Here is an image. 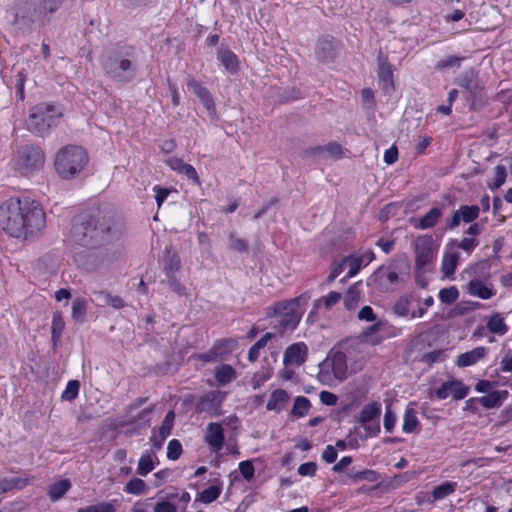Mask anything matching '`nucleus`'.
<instances>
[{"label": "nucleus", "mask_w": 512, "mask_h": 512, "mask_svg": "<svg viewBox=\"0 0 512 512\" xmlns=\"http://www.w3.org/2000/svg\"><path fill=\"white\" fill-rule=\"evenodd\" d=\"M165 163L170 167V169L180 174L182 172V169L186 165V163L181 158L175 156L166 159Z\"/></svg>", "instance_id": "obj_62"}, {"label": "nucleus", "mask_w": 512, "mask_h": 512, "mask_svg": "<svg viewBox=\"0 0 512 512\" xmlns=\"http://www.w3.org/2000/svg\"><path fill=\"white\" fill-rule=\"evenodd\" d=\"M175 420V413L173 410H170L164 417L162 424L159 428V435L162 436V439H167L171 434L173 429Z\"/></svg>", "instance_id": "obj_47"}, {"label": "nucleus", "mask_w": 512, "mask_h": 512, "mask_svg": "<svg viewBox=\"0 0 512 512\" xmlns=\"http://www.w3.org/2000/svg\"><path fill=\"white\" fill-rule=\"evenodd\" d=\"M307 354V345L304 342H296L286 348L283 362L286 366L299 367L305 363Z\"/></svg>", "instance_id": "obj_17"}, {"label": "nucleus", "mask_w": 512, "mask_h": 512, "mask_svg": "<svg viewBox=\"0 0 512 512\" xmlns=\"http://www.w3.org/2000/svg\"><path fill=\"white\" fill-rule=\"evenodd\" d=\"M239 471L246 481H250L254 477L255 468L252 461L245 460L239 463Z\"/></svg>", "instance_id": "obj_55"}, {"label": "nucleus", "mask_w": 512, "mask_h": 512, "mask_svg": "<svg viewBox=\"0 0 512 512\" xmlns=\"http://www.w3.org/2000/svg\"><path fill=\"white\" fill-rule=\"evenodd\" d=\"M419 425V421L416 416V411L412 408H408L405 411L403 417L402 429L405 433H413Z\"/></svg>", "instance_id": "obj_42"}, {"label": "nucleus", "mask_w": 512, "mask_h": 512, "mask_svg": "<svg viewBox=\"0 0 512 512\" xmlns=\"http://www.w3.org/2000/svg\"><path fill=\"white\" fill-rule=\"evenodd\" d=\"M410 300L407 297H400L392 307L393 313L399 317L410 316Z\"/></svg>", "instance_id": "obj_50"}, {"label": "nucleus", "mask_w": 512, "mask_h": 512, "mask_svg": "<svg viewBox=\"0 0 512 512\" xmlns=\"http://www.w3.org/2000/svg\"><path fill=\"white\" fill-rule=\"evenodd\" d=\"M111 212V209L107 206L103 209L98 206H92L83 210L76 216L74 221L76 224H98L100 222H110L113 220Z\"/></svg>", "instance_id": "obj_14"}, {"label": "nucleus", "mask_w": 512, "mask_h": 512, "mask_svg": "<svg viewBox=\"0 0 512 512\" xmlns=\"http://www.w3.org/2000/svg\"><path fill=\"white\" fill-rule=\"evenodd\" d=\"M458 262V254H445L442 260V271L445 276L449 277L454 274Z\"/></svg>", "instance_id": "obj_45"}, {"label": "nucleus", "mask_w": 512, "mask_h": 512, "mask_svg": "<svg viewBox=\"0 0 512 512\" xmlns=\"http://www.w3.org/2000/svg\"><path fill=\"white\" fill-rule=\"evenodd\" d=\"M324 153H328L334 158H340L342 156V147L337 142H329L327 145L323 146Z\"/></svg>", "instance_id": "obj_60"}, {"label": "nucleus", "mask_w": 512, "mask_h": 512, "mask_svg": "<svg viewBox=\"0 0 512 512\" xmlns=\"http://www.w3.org/2000/svg\"><path fill=\"white\" fill-rule=\"evenodd\" d=\"M226 393L220 390H212L201 397L196 402L195 410L197 413H207L211 416H220L222 414V403Z\"/></svg>", "instance_id": "obj_12"}, {"label": "nucleus", "mask_w": 512, "mask_h": 512, "mask_svg": "<svg viewBox=\"0 0 512 512\" xmlns=\"http://www.w3.org/2000/svg\"><path fill=\"white\" fill-rule=\"evenodd\" d=\"M71 483L68 479L59 480L50 485L48 496L52 501L61 499L70 489Z\"/></svg>", "instance_id": "obj_34"}, {"label": "nucleus", "mask_w": 512, "mask_h": 512, "mask_svg": "<svg viewBox=\"0 0 512 512\" xmlns=\"http://www.w3.org/2000/svg\"><path fill=\"white\" fill-rule=\"evenodd\" d=\"M289 401V394L284 389L274 390L266 404V409L269 411L280 412L282 408Z\"/></svg>", "instance_id": "obj_31"}, {"label": "nucleus", "mask_w": 512, "mask_h": 512, "mask_svg": "<svg viewBox=\"0 0 512 512\" xmlns=\"http://www.w3.org/2000/svg\"><path fill=\"white\" fill-rule=\"evenodd\" d=\"M110 226H71L69 240L77 245L95 248L103 244Z\"/></svg>", "instance_id": "obj_8"}, {"label": "nucleus", "mask_w": 512, "mask_h": 512, "mask_svg": "<svg viewBox=\"0 0 512 512\" xmlns=\"http://www.w3.org/2000/svg\"><path fill=\"white\" fill-rule=\"evenodd\" d=\"M45 163V154L43 150L33 144L22 146L17 151L15 160L16 168L22 174H29L39 170Z\"/></svg>", "instance_id": "obj_9"}, {"label": "nucleus", "mask_w": 512, "mask_h": 512, "mask_svg": "<svg viewBox=\"0 0 512 512\" xmlns=\"http://www.w3.org/2000/svg\"><path fill=\"white\" fill-rule=\"evenodd\" d=\"M454 83L466 92L470 108L475 109L477 101L482 98L484 89L479 81L478 74L473 69L464 71L455 78Z\"/></svg>", "instance_id": "obj_11"}, {"label": "nucleus", "mask_w": 512, "mask_h": 512, "mask_svg": "<svg viewBox=\"0 0 512 512\" xmlns=\"http://www.w3.org/2000/svg\"><path fill=\"white\" fill-rule=\"evenodd\" d=\"M80 389V383L78 380H70L67 383L66 389L61 395L62 400L73 401L77 398Z\"/></svg>", "instance_id": "obj_48"}, {"label": "nucleus", "mask_w": 512, "mask_h": 512, "mask_svg": "<svg viewBox=\"0 0 512 512\" xmlns=\"http://www.w3.org/2000/svg\"><path fill=\"white\" fill-rule=\"evenodd\" d=\"M46 214L34 200L10 198L0 205V224H44Z\"/></svg>", "instance_id": "obj_1"}, {"label": "nucleus", "mask_w": 512, "mask_h": 512, "mask_svg": "<svg viewBox=\"0 0 512 512\" xmlns=\"http://www.w3.org/2000/svg\"><path fill=\"white\" fill-rule=\"evenodd\" d=\"M187 87L199 98L209 114L214 116L216 114V106L209 91L198 81L192 78L188 79Z\"/></svg>", "instance_id": "obj_20"}, {"label": "nucleus", "mask_w": 512, "mask_h": 512, "mask_svg": "<svg viewBox=\"0 0 512 512\" xmlns=\"http://www.w3.org/2000/svg\"><path fill=\"white\" fill-rule=\"evenodd\" d=\"M1 231L19 241H32L40 234L41 229L39 226H3Z\"/></svg>", "instance_id": "obj_19"}, {"label": "nucleus", "mask_w": 512, "mask_h": 512, "mask_svg": "<svg viewBox=\"0 0 512 512\" xmlns=\"http://www.w3.org/2000/svg\"><path fill=\"white\" fill-rule=\"evenodd\" d=\"M462 60H463V57L449 56L446 59L440 60L437 63L436 68L437 69H444V68H448V67H457V68H459L461 66Z\"/></svg>", "instance_id": "obj_56"}, {"label": "nucleus", "mask_w": 512, "mask_h": 512, "mask_svg": "<svg viewBox=\"0 0 512 512\" xmlns=\"http://www.w3.org/2000/svg\"><path fill=\"white\" fill-rule=\"evenodd\" d=\"M182 454V445L179 440L172 439L169 441L167 446V458L169 460H177L180 458Z\"/></svg>", "instance_id": "obj_54"}, {"label": "nucleus", "mask_w": 512, "mask_h": 512, "mask_svg": "<svg viewBox=\"0 0 512 512\" xmlns=\"http://www.w3.org/2000/svg\"><path fill=\"white\" fill-rule=\"evenodd\" d=\"M507 173L506 168L502 165H498L494 168V188H499L505 182Z\"/></svg>", "instance_id": "obj_59"}, {"label": "nucleus", "mask_w": 512, "mask_h": 512, "mask_svg": "<svg viewBox=\"0 0 512 512\" xmlns=\"http://www.w3.org/2000/svg\"><path fill=\"white\" fill-rule=\"evenodd\" d=\"M103 67L109 77L119 82H129L136 71L132 53L122 49L111 51L105 57Z\"/></svg>", "instance_id": "obj_3"}, {"label": "nucleus", "mask_w": 512, "mask_h": 512, "mask_svg": "<svg viewBox=\"0 0 512 512\" xmlns=\"http://www.w3.org/2000/svg\"><path fill=\"white\" fill-rule=\"evenodd\" d=\"M161 267L165 277L176 275L181 268L179 255L170 248H166L161 260Z\"/></svg>", "instance_id": "obj_22"}, {"label": "nucleus", "mask_w": 512, "mask_h": 512, "mask_svg": "<svg viewBox=\"0 0 512 512\" xmlns=\"http://www.w3.org/2000/svg\"><path fill=\"white\" fill-rule=\"evenodd\" d=\"M206 442L215 450L218 451L223 447L225 436L224 430L219 423H209L207 426Z\"/></svg>", "instance_id": "obj_23"}, {"label": "nucleus", "mask_w": 512, "mask_h": 512, "mask_svg": "<svg viewBox=\"0 0 512 512\" xmlns=\"http://www.w3.org/2000/svg\"><path fill=\"white\" fill-rule=\"evenodd\" d=\"M217 58L229 73L235 74L238 71L237 56L228 48H218Z\"/></svg>", "instance_id": "obj_30"}, {"label": "nucleus", "mask_w": 512, "mask_h": 512, "mask_svg": "<svg viewBox=\"0 0 512 512\" xmlns=\"http://www.w3.org/2000/svg\"><path fill=\"white\" fill-rule=\"evenodd\" d=\"M441 216V210L434 207L429 210L421 219L419 224H435Z\"/></svg>", "instance_id": "obj_57"}, {"label": "nucleus", "mask_w": 512, "mask_h": 512, "mask_svg": "<svg viewBox=\"0 0 512 512\" xmlns=\"http://www.w3.org/2000/svg\"><path fill=\"white\" fill-rule=\"evenodd\" d=\"M508 396V391L506 390H495L492 392H488L487 395L478 397L477 403L481 404L486 409L497 408L502 405L503 400Z\"/></svg>", "instance_id": "obj_28"}, {"label": "nucleus", "mask_w": 512, "mask_h": 512, "mask_svg": "<svg viewBox=\"0 0 512 512\" xmlns=\"http://www.w3.org/2000/svg\"><path fill=\"white\" fill-rule=\"evenodd\" d=\"M380 414L381 408L378 403L374 402L367 404L362 408L358 420L362 425H365L373 419L379 417Z\"/></svg>", "instance_id": "obj_35"}, {"label": "nucleus", "mask_w": 512, "mask_h": 512, "mask_svg": "<svg viewBox=\"0 0 512 512\" xmlns=\"http://www.w3.org/2000/svg\"><path fill=\"white\" fill-rule=\"evenodd\" d=\"M32 478L26 476L4 477L0 479V495L13 490H22L31 483Z\"/></svg>", "instance_id": "obj_25"}, {"label": "nucleus", "mask_w": 512, "mask_h": 512, "mask_svg": "<svg viewBox=\"0 0 512 512\" xmlns=\"http://www.w3.org/2000/svg\"><path fill=\"white\" fill-rule=\"evenodd\" d=\"M468 293L472 296L479 297L483 300L492 298L495 295V291L492 285L487 286L483 281L479 279H473L468 283Z\"/></svg>", "instance_id": "obj_27"}, {"label": "nucleus", "mask_w": 512, "mask_h": 512, "mask_svg": "<svg viewBox=\"0 0 512 512\" xmlns=\"http://www.w3.org/2000/svg\"><path fill=\"white\" fill-rule=\"evenodd\" d=\"M40 12L30 2H24L19 5L15 13L14 24L21 30L28 29L35 23Z\"/></svg>", "instance_id": "obj_16"}, {"label": "nucleus", "mask_w": 512, "mask_h": 512, "mask_svg": "<svg viewBox=\"0 0 512 512\" xmlns=\"http://www.w3.org/2000/svg\"><path fill=\"white\" fill-rule=\"evenodd\" d=\"M88 161L85 150L79 146L67 145L55 157V169L63 178H71L79 173Z\"/></svg>", "instance_id": "obj_2"}, {"label": "nucleus", "mask_w": 512, "mask_h": 512, "mask_svg": "<svg viewBox=\"0 0 512 512\" xmlns=\"http://www.w3.org/2000/svg\"><path fill=\"white\" fill-rule=\"evenodd\" d=\"M409 276V264L405 260H394L388 265L380 266L373 278L381 291H390Z\"/></svg>", "instance_id": "obj_6"}, {"label": "nucleus", "mask_w": 512, "mask_h": 512, "mask_svg": "<svg viewBox=\"0 0 512 512\" xmlns=\"http://www.w3.org/2000/svg\"><path fill=\"white\" fill-rule=\"evenodd\" d=\"M222 482L216 480V483L204 489L201 493H199L196 501H200L204 504H210L214 502L222 492Z\"/></svg>", "instance_id": "obj_33"}, {"label": "nucleus", "mask_w": 512, "mask_h": 512, "mask_svg": "<svg viewBox=\"0 0 512 512\" xmlns=\"http://www.w3.org/2000/svg\"><path fill=\"white\" fill-rule=\"evenodd\" d=\"M236 376V372L234 368L230 365L223 364L219 367L215 372V379L220 384H228L230 383Z\"/></svg>", "instance_id": "obj_43"}, {"label": "nucleus", "mask_w": 512, "mask_h": 512, "mask_svg": "<svg viewBox=\"0 0 512 512\" xmlns=\"http://www.w3.org/2000/svg\"><path fill=\"white\" fill-rule=\"evenodd\" d=\"M502 372H512V350H509L500 361Z\"/></svg>", "instance_id": "obj_63"}, {"label": "nucleus", "mask_w": 512, "mask_h": 512, "mask_svg": "<svg viewBox=\"0 0 512 512\" xmlns=\"http://www.w3.org/2000/svg\"><path fill=\"white\" fill-rule=\"evenodd\" d=\"M347 357L342 351L334 352L330 358L319 364L318 380L324 385H331L334 380L343 382L347 379Z\"/></svg>", "instance_id": "obj_7"}, {"label": "nucleus", "mask_w": 512, "mask_h": 512, "mask_svg": "<svg viewBox=\"0 0 512 512\" xmlns=\"http://www.w3.org/2000/svg\"><path fill=\"white\" fill-rule=\"evenodd\" d=\"M317 470L315 462H306L298 467V473L301 476H314Z\"/></svg>", "instance_id": "obj_61"}, {"label": "nucleus", "mask_w": 512, "mask_h": 512, "mask_svg": "<svg viewBox=\"0 0 512 512\" xmlns=\"http://www.w3.org/2000/svg\"><path fill=\"white\" fill-rule=\"evenodd\" d=\"M457 487L456 482L446 481L437 486L432 490V497L434 500H441L455 492Z\"/></svg>", "instance_id": "obj_37"}, {"label": "nucleus", "mask_w": 512, "mask_h": 512, "mask_svg": "<svg viewBox=\"0 0 512 512\" xmlns=\"http://www.w3.org/2000/svg\"><path fill=\"white\" fill-rule=\"evenodd\" d=\"M360 301V290L358 283L349 287L344 297V306L347 310H353Z\"/></svg>", "instance_id": "obj_39"}, {"label": "nucleus", "mask_w": 512, "mask_h": 512, "mask_svg": "<svg viewBox=\"0 0 512 512\" xmlns=\"http://www.w3.org/2000/svg\"><path fill=\"white\" fill-rule=\"evenodd\" d=\"M268 316L275 318L273 328L278 334L283 335L287 331H293L302 316L299 308V298L276 303L273 314L268 313Z\"/></svg>", "instance_id": "obj_5"}, {"label": "nucleus", "mask_w": 512, "mask_h": 512, "mask_svg": "<svg viewBox=\"0 0 512 512\" xmlns=\"http://www.w3.org/2000/svg\"><path fill=\"white\" fill-rule=\"evenodd\" d=\"M310 407L311 404L308 398L304 396H298L294 400L291 413L296 417H304L309 413Z\"/></svg>", "instance_id": "obj_40"}, {"label": "nucleus", "mask_w": 512, "mask_h": 512, "mask_svg": "<svg viewBox=\"0 0 512 512\" xmlns=\"http://www.w3.org/2000/svg\"><path fill=\"white\" fill-rule=\"evenodd\" d=\"M77 512H116V508L110 502H100L95 505L79 508Z\"/></svg>", "instance_id": "obj_52"}, {"label": "nucleus", "mask_w": 512, "mask_h": 512, "mask_svg": "<svg viewBox=\"0 0 512 512\" xmlns=\"http://www.w3.org/2000/svg\"><path fill=\"white\" fill-rule=\"evenodd\" d=\"M488 352L489 349L487 347H476L471 351L461 353L460 355H458L455 364L460 368L472 366L479 362L480 360L484 359L487 356Z\"/></svg>", "instance_id": "obj_21"}, {"label": "nucleus", "mask_w": 512, "mask_h": 512, "mask_svg": "<svg viewBox=\"0 0 512 512\" xmlns=\"http://www.w3.org/2000/svg\"><path fill=\"white\" fill-rule=\"evenodd\" d=\"M161 282L166 284L171 291L175 292L179 296L186 295V288L180 283L176 275L167 276Z\"/></svg>", "instance_id": "obj_51"}, {"label": "nucleus", "mask_w": 512, "mask_h": 512, "mask_svg": "<svg viewBox=\"0 0 512 512\" xmlns=\"http://www.w3.org/2000/svg\"><path fill=\"white\" fill-rule=\"evenodd\" d=\"M87 313V301L84 298H76L72 303V317L77 322L83 323Z\"/></svg>", "instance_id": "obj_41"}, {"label": "nucleus", "mask_w": 512, "mask_h": 512, "mask_svg": "<svg viewBox=\"0 0 512 512\" xmlns=\"http://www.w3.org/2000/svg\"><path fill=\"white\" fill-rule=\"evenodd\" d=\"M237 346L238 342L235 339H221L217 341L208 352L197 354L196 358L206 363L216 362L220 358L233 352Z\"/></svg>", "instance_id": "obj_13"}, {"label": "nucleus", "mask_w": 512, "mask_h": 512, "mask_svg": "<svg viewBox=\"0 0 512 512\" xmlns=\"http://www.w3.org/2000/svg\"><path fill=\"white\" fill-rule=\"evenodd\" d=\"M459 297V291L455 286L443 288L439 291V299L444 304H452Z\"/></svg>", "instance_id": "obj_49"}, {"label": "nucleus", "mask_w": 512, "mask_h": 512, "mask_svg": "<svg viewBox=\"0 0 512 512\" xmlns=\"http://www.w3.org/2000/svg\"><path fill=\"white\" fill-rule=\"evenodd\" d=\"M64 328L65 321L62 317L61 312H54L51 326V338L54 343L60 340Z\"/></svg>", "instance_id": "obj_38"}, {"label": "nucleus", "mask_w": 512, "mask_h": 512, "mask_svg": "<svg viewBox=\"0 0 512 512\" xmlns=\"http://www.w3.org/2000/svg\"><path fill=\"white\" fill-rule=\"evenodd\" d=\"M345 267L348 268V274L341 279V282H345L348 278L355 276L361 269L362 258L348 256L343 258Z\"/></svg>", "instance_id": "obj_44"}, {"label": "nucleus", "mask_w": 512, "mask_h": 512, "mask_svg": "<svg viewBox=\"0 0 512 512\" xmlns=\"http://www.w3.org/2000/svg\"><path fill=\"white\" fill-rule=\"evenodd\" d=\"M446 358L445 351L442 349L434 350L428 353L423 354L422 362L426 363L428 366H432L437 362H442Z\"/></svg>", "instance_id": "obj_53"}, {"label": "nucleus", "mask_w": 512, "mask_h": 512, "mask_svg": "<svg viewBox=\"0 0 512 512\" xmlns=\"http://www.w3.org/2000/svg\"><path fill=\"white\" fill-rule=\"evenodd\" d=\"M469 387L464 385L460 380L452 379L444 382L436 391L435 395L438 399H446L452 395L455 401L464 399L469 393Z\"/></svg>", "instance_id": "obj_15"}, {"label": "nucleus", "mask_w": 512, "mask_h": 512, "mask_svg": "<svg viewBox=\"0 0 512 512\" xmlns=\"http://www.w3.org/2000/svg\"><path fill=\"white\" fill-rule=\"evenodd\" d=\"M154 512H177V508L168 501H161L154 506Z\"/></svg>", "instance_id": "obj_64"}, {"label": "nucleus", "mask_w": 512, "mask_h": 512, "mask_svg": "<svg viewBox=\"0 0 512 512\" xmlns=\"http://www.w3.org/2000/svg\"><path fill=\"white\" fill-rule=\"evenodd\" d=\"M437 245L432 236H420L415 241V266L418 272L430 271L436 258Z\"/></svg>", "instance_id": "obj_10"}, {"label": "nucleus", "mask_w": 512, "mask_h": 512, "mask_svg": "<svg viewBox=\"0 0 512 512\" xmlns=\"http://www.w3.org/2000/svg\"><path fill=\"white\" fill-rule=\"evenodd\" d=\"M378 77L384 90L388 91L393 88L392 66L386 58L381 56L378 58Z\"/></svg>", "instance_id": "obj_26"}, {"label": "nucleus", "mask_w": 512, "mask_h": 512, "mask_svg": "<svg viewBox=\"0 0 512 512\" xmlns=\"http://www.w3.org/2000/svg\"><path fill=\"white\" fill-rule=\"evenodd\" d=\"M270 377L271 372L269 370H262L261 372H256L252 378L253 388H260Z\"/></svg>", "instance_id": "obj_58"}, {"label": "nucleus", "mask_w": 512, "mask_h": 512, "mask_svg": "<svg viewBox=\"0 0 512 512\" xmlns=\"http://www.w3.org/2000/svg\"><path fill=\"white\" fill-rule=\"evenodd\" d=\"M338 42L330 36L322 37L318 40L315 54L321 62H331L336 57L338 51Z\"/></svg>", "instance_id": "obj_18"}, {"label": "nucleus", "mask_w": 512, "mask_h": 512, "mask_svg": "<svg viewBox=\"0 0 512 512\" xmlns=\"http://www.w3.org/2000/svg\"><path fill=\"white\" fill-rule=\"evenodd\" d=\"M479 214V207L476 205L472 206H461L460 209L456 210L449 224H459L460 221L466 223L474 221Z\"/></svg>", "instance_id": "obj_29"}, {"label": "nucleus", "mask_w": 512, "mask_h": 512, "mask_svg": "<svg viewBox=\"0 0 512 512\" xmlns=\"http://www.w3.org/2000/svg\"><path fill=\"white\" fill-rule=\"evenodd\" d=\"M486 327L492 334L502 336L507 333L508 327L505 324L504 317L500 313H493L487 318Z\"/></svg>", "instance_id": "obj_32"}, {"label": "nucleus", "mask_w": 512, "mask_h": 512, "mask_svg": "<svg viewBox=\"0 0 512 512\" xmlns=\"http://www.w3.org/2000/svg\"><path fill=\"white\" fill-rule=\"evenodd\" d=\"M380 478H381L380 474L377 471L372 470V469H364L361 471L350 470L346 474L345 479L343 480V483L347 484L348 482H350V483L356 484L361 481H366V482L372 483V482L379 481Z\"/></svg>", "instance_id": "obj_24"}, {"label": "nucleus", "mask_w": 512, "mask_h": 512, "mask_svg": "<svg viewBox=\"0 0 512 512\" xmlns=\"http://www.w3.org/2000/svg\"><path fill=\"white\" fill-rule=\"evenodd\" d=\"M61 116V111L54 105L39 103L30 110L27 128L34 135L44 137L49 133L51 127L57 125V121Z\"/></svg>", "instance_id": "obj_4"}, {"label": "nucleus", "mask_w": 512, "mask_h": 512, "mask_svg": "<svg viewBox=\"0 0 512 512\" xmlns=\"http://www.w3.org/2000/svg\"><path fill=\"white\" fill-rule=\"evenodd\" d=\"M146 483L140 478H132L125 486L124 491L132 495H142L146 491Z\"/></svg>", "instance_id": "obj_46"}, {"label": "nucleus", "mask_w": 512, "mask_h": 512, "mask_svg": "<svg viewBox=\"0 0 512 512\" xmlns=\"http://www.w3.org/2000/svg\"><path fill=\"white\" fill-rule=\"evenodd\" d=\"M153 453L154 452H150L147 450L141 455V457L138 461V466H137V474L138 475L146 476L151 471L154 470L155 465H154V461L152 459Z\"/></svg>", "instance_id": "obj_36"}]
</instances>
